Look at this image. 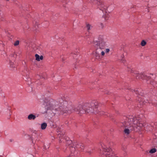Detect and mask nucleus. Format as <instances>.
I'll list each match as a JSON object with an SVG mask.
<instances>
[{"label": "nucleus", "instance_id": "obj_18", "mask_svg": "<svg viewBox=\"0 0 157 157\" xmlns=\"http://www.w3.org/2000/svg\"><path fill=\"white\" fill-rule=\"evenodd\" d=\"M156 151V149L155 148H153L151 149L149 151V153H153Z\"/></svg>", "mask_w": 157, "mask_h": 157}, {"label": "nucleus", "instance_id": "obj_27", "mask_svg": "<svg viewBox=\"0 0 157 157\" xmlns=\"http://www.w3.org/2000/svg\"><path fill=\"white\" fill-rule=\"evenodd\" d=\"M154 105L156 106H157V103L156 104V105H155V104H153Z\"/></svg>", "mask_w": 157, "mask_h": 157}, {"label": "nucleus", "instance_id": "obj_28", "mask_svg": "<svg viewBox=\"0 0 157 157\" xmlns=\"http://www.w3.org/2000/svg\"><path fill=\"white\" fill-rule=\"evenodd\" d=\"M10 142H12V140H10Z\"/></svg>", "mask_w": 157, "mask_h": 157}, {"label": "nucleus", "instance_id": "obj_6", "mask_svg": "<svg viewBox=\"0 0 157 157\" xmlns=\"http://www.w3.org/2000/svg\"><path fill=\"white\" fill-rule=\"evenodd\" d=\"M84 146L82 144H75L73 146L71 147L68 148L70 149L71 151V156H75L77 155L79 151H82L84 149Z\"/></svg>", "mask_w": 157, "mask_h": 157}, {"label": "nucleus", "instance_id": "obj_8", "mask_svg": "<svg viewBox=\"0 0 157 157\" xmlns=\"http://www.w3.org/2000/svg\"><path fill=\"white\" fill-rule=\"evenodd\" d=\"M128 89L131 90V91H132V92H134L136 94H138L139 95L141 96L143 95V92H142V91H141V90L140 89H136L134 90L131 88H128Z\"/></svg>", "mask_w": 157, "mask_h": 157}, {"label": "nucleus", "instance_id": "obj_4", "mask_svg": "<svg viewBox=\"0 0 157 157\" xmlns=\"http://www.w3.org/2000/svg\"><path fill=\"white\" fill-rule=\"evenodd\" d=\"M94 45L97 47V50L100 49V54L101 56H104L105 53L108 54L110 51L108 46L109 43L106 36H100L98 37V40L95 39L93 41Z\"/></svg>", "mask_w": 157, "mask_h": 157}, {"label": "nucleus", "instance_id": "obj_13", "mask_svg": "<svg viewBox=\"0 0 157 157\" xmlns=\"http://www.w3.org/2000/svg\"><path fill=\"white\" fill-rule=\"evenodd\" d=\"M47 124L46 123H43L41 124V128L42 130H44L46 129L47 126Z\"/></svg>", "mask_w": 157, "mask_h": 157}, {"label": "nucleus", "instance_id": "obj_9", "mask_svg": "<svg viewBox=\"0 0 157 157\" xmlns=\"http://www.w3.org/2000/svg\"><path fill=\"white\" fill-rule=\"evenodd\" d=\"M138 75H140L141 77L138 76H136V78L137 79L142 78L143 79H147V78H149V77H147V75H145V73H140V74H139Z\"/></svg>", "mask_w": 157, "mask_h": 157}, {"label": "nucleus", "instance_id": "obj_29", "mask_svg": "<svg viewBox=\"0 0 157 157\" xmlns=\"http://www.w3.org/2000/svg\"><path fill=\"white\" fill-rule=\"evenodd\" d=\"M102 114H103V113H102Z\"/></svg>", "mask_w": 157, "mask_h": 157}, {"label": "nucleus", "instance_id": "obj_22", "mask_svg": "<svg viewBox=\"0 0 157 157\" xmlns=\"http://www.w3.org/2000/svg\"><path fill=\"white\" fill-rule=\"evenodd\" d=\"M19 40L16 41L14 43V45L15 46H16L19 45Z\"/></svg>", "mask_w": 157, "mask_h": 157}, {"label": "nucleus", "instance_id": "obj_24", "mask_svg": "<svg viewBox=\"0 0 157 157\" xmlns=\"http://www.w3.org/2000/svg\"><path fill=\"white\" fill-rule=\"evenodd\" d=\"M103 17H104L105 20H107L108 19V17L107 16L105 15V16H103Z\"/></svg>", "mask_w": 157, "mask_h": 157}, {"label": "nucleus", "instance_id": "obj_15", "mask_svg": "<svg viewBox=\"0 0 157 157\" xmlns=\"http://www.w3.org/2000/svg\"><path fill=\"white\" fill-rule=\"evenodd\" d=\"M9 64H10V67H11V68H13L15 67L13 63V62H12V61H10Z\"/></svg>", "mask_w": 157, "mask_h": 157}, {"label": "nucleus", "instance_id": "obj_20", "mask_svg": "<svg viewBox=\"0 0 157 157\" xmlns=\"http://www.w3.org/2000/svg\"><path fill=\"white\" fill-rule=\"evenodd\" d=\"M146 42L144 40H143L141 41V44L142 46H144L146 45Z\"/></svg>", "mask_w": 157, "mask_h": 157}, {"label": "nucleus", "instance_id": "obj_5", "mask_svg": "<svg viewBox=\"0 0 157 157\" xmlns=\"http://www.w3.org/2000/svg\"><path fill=\"white\" fill-rule=\"evenodd\" d=\"M94 4H97L100 10L103 13H106L108 6L106 3L101 0H89Z\"/></svg>", "mask_w": 157, "mask_h": 157}, {"label": "nucleus", "instance_id": "obj_1", "mask_svg": "<svg viewBox=\"0 0 157 157\" xmlns=\"http://www.w3.org/2000/svg\"><path fill=\"white\" fill-rule=\"evenodd\" d=\"M69 105L66 99L60 97L56 100L50 99L46 103L45 108L47 110L55 111V113L59 115L63 114L68 112Z\"/></svg>", "mask_w": 157, "mask_h": 157}, {"label": "nucleus", "instance_id": "obj_11", "mask_svg": "<svg viewBox=\"0 0 157 157\" xmlns=\"http://www.w3.org/2000/svg\"><path fill=\"white\" fill-rule=\"evenodd\" d=\"M138 101L140 103V104H144L145 103H147L148 101L147 100L146 101L144 99L142 98H139L138 100Z\"/></svg>", "mask_w": 157, "mask_h": 157}, {"label": "nucleus", "instance_id": "obj_2", "mask_svg": "<svg viewBox=\"0 0 157 157\" xmlns=\"http://www.w3.org/2000/svg\"><path fill=\"white\" fill-rule=\"evenodd\" d=\"M124 119V121L122 123L125 127L124 132L126 135H129L133 130L136 131L141 130L143 126V124L140 123L139 120L132 116L125 117Z\"/></svg>", "mask_w": 157, "mask_h": 157}, {"label": "nucleus", "instance_id": "obj_7", "mask_svg": "<svg viewBox=\"0 0 157 157\" xmlns=\"http://www.w3.org/2000/svg\"><path fill=\"white\" fill-rule=\"evenodd\" d=\"M100 145L102 148L103 154L105 157H118L112 152L110 148L107 147L103 143L101 142Z\"/></svg>", "mask_w": 157, "mask_h": 157}, {"label": "nucleus", "instance_id": "obj_26", "mask_svg": "<svg viewBox=\"0 0 157 157\" xmlns=\"http://www.w3.org/2000/svg\"><path fill=\"white\" fill-rule=\"evenodd\" d=\"M71 142H72V141L71 140L67 141V143H69V144H71Z\"/></svg>", "mask_w": 157, "mask_h": 157}, {"label": "nucleus", "instance_id": "obj_3", "mask_svg": "<svg viewBox=\"0 0 157 157\" xmlns=\"http://www.w3.org/2000/svg\"><path fill=\"white\" fill-rule=\"evenodd\" d=\"M98 102L94 101L90 103H86L83 105H78L75 108V111L80 114L90 112L98 113Z\"/></svg>", "mask_w": 157, "mask_h": 157}, {"label": "nucleus", "instance_id": "obj_14", "mask_svg": "<svg viewBox=\"0 0 157 157\" xmlns=\"http://www.w3.org/2000/svg\"><path fill=\"white\" fill-rule=\"evenodd\" d=\"M92 26L89 24H87L86 25V28L88 31L90 30L92 28Z\"/></svg>", "mask_w": 157, "mask_h": 157}, {"label": "nucleus", "instance_id": "obj_21", "mask_svg": "<svg viewBox=\"0 0 157 157\" xmlns=\"http://www.w3.org/2000/svg\"><path fill=\"white\" fill-rule=\"evenodd\" d=\"M121 60L122 61V62L123 63H124L125 61V59H124V55H122L121 56Z\"/></svg>", "mask_w": 157, "mask_h": 157}, {"label": "nucleus", "instance_id": "obj_12", "mask_svg": "<svg viewBox=\"0 0 157 157\" xmlns=\"http://www.w3.org/2000/svg\"><path fill=\"white\" fill-rule=\"evenodd\" d=\"M36 59L37 61H39L40 60H42L43 59V57L42 56H40L37 54H36L35 55Z\"/></svg>", "mask_w": 157, "mask_h": 157}, {"label": "nucleus", "instance_id": "obj_19", "mask_svg": "<svg viewBox=\"0 0 157 157\" xmlns=\"http://www.w3.org/2000/svg\"><path fill=\"white\" fill-rule=\"evenodd\" d=\"M150 84L153 85L154 86H157V83L154 82V81H152L150 82Z\"/></svg>", "mask_w": 157, "mask_h": 157}, {"label": "nucleus", "instance_id": "obj_23", "mask_svg": "<svg viewBox=\"0 0 157 157\" xmlns=\"http://www.w3.org/2000/svg\"><path fill=\"white\" fill-rule=\"evenodd\" d=\"M134 75L136 77V76H138L140 77H141L140 75H138L139 74H140L139 73H138L136 71H134Z\"/></svg>", "mask_w": 157, "mask_h": 157}, {"label": "nucleus", "instance_id": "obj_17", "mask_svg": "<svg viewBox=\"0 0 157 157\" xmlns=\"http://www.w3.org/2000/svg\"><path fill=\"white\" fill-rule=\"evenodd\" d=\"M4 15L3 13H0V20L1 21H3L4 19Z\"/></svg>", "mask_w": 157, "mask_h": 157}, {"label": "nucleus", "instance_id": "obj_10", "mask_svg": "<svg viewBox=\"0 0 157 157\" xmlns=\"http://www.w3.org/2000/svg\"><path fill=\"white\" fill-rule=\"evenodd\" d=\"M36 117L35 115L31 113L28 116L27 118L29 120H34Z\"/></svg>", "mask_w": 157, "mask_h": 157}, {"label": "nucleus", "instance_id": "obj_25", "mask_svg": "<svg viewBox=\"0 0 157 157\" xmlns=\"http://www.w3.org/2000/svg\"><path fill=\"white\" fill-rule=\"evenodd\" d=\"M100 24V27L101 28H103L104 26L103 24L102 23H101Z\"/></svg>", "mask_w": 157, "mask_h": 157}, {"label": "nucleus", "instance_id": "obj_16", "mask_svg": "<svg viewBox=\"0 0 157 157\" xmlns=\"http://www.w3.org/2000/svg\"><path fill=\"white\" fill-rule=\"evenodd\" d=\"M17 55L15 52H12V54H11L10 55V56L11 57H13L14 58H15L16 57Z\"/></svg>", "mask_w": 157, "mask_h": 157}]
</instances>
